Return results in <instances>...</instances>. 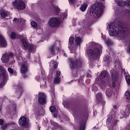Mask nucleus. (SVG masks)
<instances>
[{"instance_id": "nucleus-1", "label": "nucleus", "mask_w": 130, "mask_h": 130, "mask_svg": "<svg viewBox=\"0 0 130 130\" xmlns=\"http://www.w3.org/2000/svg\"><path fill=\"white\" fill-rule=\"evenodd\" d=\"M109 34L110 36H116L119 38H125V42H130V29L125 30L122 22L117 24L112 23L109 26Z\"/></svg>"}, {"instance_id": "nucleus-2", "label": "nucleus", "mask_w": 130, "mask_h": 130, "mask_svg": "<svg viewBox=\"0 0 130 130\" xmlns=\"http://www.w3.org/2000/svg\"><path fill=\"white\" fill-rule=\"evenodd\" d=\"M69 68L73 74H77L78 71L83 67L84 61L81 58L73 59L70 58L69 59Z\"/></svg>"}, {"instance_id": "nucleus-3", "label": "nucleus", "mask_w": 130, "mask_h": 130, "mask_svg": "<svg viewBox=\"0 0 130 130\" xmlns=\"http://www.w3.org/2000/svg\"><path fill=\"white\" fill-rule=\"evenodd\" d=\"M92 49H88L87 53L88 57H92L94 59H97L100 57V51H101V46L98 43H93L91 46Z\"/></svg>"}, {"instance_id": "nucleus-4", "label": "nucleus", "mask_w": 130, "mask_h": 130, "mask_svg": "<svg viewBox=\"0 0 130 130\" xmlns=\"http://www.w3.org/2000/svg\"><path fill=\"white\" fill-rule=\"evenodd\" d=\"M89 14L92 18H99L103 13V5L102 4H94L89 10Z\"/></svg>"}, {"instance_id": "nucleus-5", "label": "nucleus", "mask_w": 130, "mask_h": 130, "mask_svg": "<svg viewBox=\"0 0 130 130\" xmlns=\"http://www.w3.org/2000/svg\"><path fill=\"white\" fill-rule=\"evenodd\" d=\"M8 80H9L8 72L3 69L2 66H0V89L6 85Z\"/></svg>"}, {"instance_id": "nucleus-6", "label": "nucleus", "mask_w": 130, "mask_h": 130, "mask_svg": "<svg viewBox=\"0 0 130 130\" xmlns=\"http://www.w3.org/2000/svg\"><path fill=\"white\" fill-rule=\"evenodd\" d=\"M114 116V115L110 114L106 120V125L109 128H110L111 130L113 129V126L117 124V122H118V120L114 119V118H113Z\"/></svg>"}, {"instance_id": "nucleus-7", "label": "nucleus", "mask_w": 130, "mask_h": 130, "mask_svg": "<svg viewBox=\"0 0 130 130\" xmlns=\"http://www.w3.org/2000/svg\"><path fill=\"white\" fill-rule=\"evenodd\" d=\"M13 6L15 9L19 10V11H23L26 9V4L21 0H15V2H13Z\"/></svg>"}, {"instance_id": "nucleus-8", "label": "nucleus", "mask_w": 130, "mask_h": 130, "mask_svg": "<svg viewBox=\"0 0 130 130\" xmlns=\"http://www.w3.org/2000/svg\"><path fill=\"white\" fill-rule=\"evenodd\" d=\"M111 77L112 82H116L117 84H120L121 82V77H120L119 74L115 71H113L111 74Z\"/></svg>"}, {"instance_id": "nucleus-9", "label": "nucleus", "mask_w": 130, "mask_h": 130, "mask_svg": "<svg viewBox=\"0 0 130 130\" xmlns=\"http://www.w3.org/2000/svg\"><path fill=\"white\" fill-rule=\"evenodd\" d=\"M48 24L50 27H55L60 25V21L57 18L52 17L49 19Z\"/></svg>"}, {"instance_id": "nucleus-10", "label": "nucleus", "mask_w": 130, "mask_h": 130, "mask_svg": "<svg viewBox=\"0 0 130 130\" xmlns=\"http://www.w3.org/2000/svg\"><path fill=\"white\" fill-rule=\"evenodd\" d=\"M38 102L41 105L46 104V96H45V94H44V93H39Z\"/></svg>"}, {"instance_id": "nucleus-11", "label": "nucleus", "mask_w": 130, "mask_h": 130, "mask_svg": "<svg viewBox=\"0 0 130 130\" xmlns=\"http://www.w3.org/2000/svg\"><path fill=\"white\" fill-rule=\"evenodd\" d=\"M16 90V93L19 96L21 97L23 94V85L21 83H18L17 85L14 86Z\"/></svg>"}, {"instance_id": "nucleus-12", "label": "nucleus", "mask_w": 130, "mask_h": 130, "mask_svg": "<svg viewBox=\"0 0 130 130\" xmlns=\"http://www.w3.org/2000/svg\"><path fill=\"white\" fill-rule=\"evenodd\" d=\"M0 46L2 47H7L8 46V42L4 36L0 35Z\"/></svg>"}, {"instance_id": "nucleus-13", "label": "nucleus", "mask_w": 130, "mask_h": 130, "mask_svg": "<svg viewBox=\"0 0 130 130\" xmlns=\"http://www.w3.org/2000/svg\"><path fill=\"white\" fill-rule=\"evenodd\" d=\"M19 124L21 126H26L27 125V119L26 117L22 116L19 119Z\"/></svg>"}, {"instance_id": "nucleus-14", "label": "nucleus", "mask_w": 130, "mask_h": 130, "mask_svg": "<svg viewBox=\"0 0 130 130\" xmlns=\"http://www.w3.org/2000/svg\"><path fill=\"white\" fill-rule=\"evenodd\" d=\"M20 71L22 74H26L28 72V63L25 62L22 63Z\"/></svg>"}, {"instance_id": "nucleus-15", "label": "nucleus", "mask_w": 130, "mask_h": 130, "mask_svg": "<svg viewBox=\"0 0 130 130\" xmlns=\"http://www.w3.org/2000/svg\"><path fill=\"white\" fill-rule=\"evenodd\" d=\"M74 43L75 44V46H81V44H82V39L80 37H76L74 40Z\"/></svg>"}, {"instance_id": "nucleus-16", "label": "nucleus", "mask_w": 130, "mask_h": 130, "mask_svg": "<svg viewBox=\"0 0 130 130\" xmlns=\"http://www.w3.org/2000/svg\"><path fill=\"white\" fill-rule=\"evenodd\" d=\"M96 98L98 102L105 104L106 102L105 101H103V98H102V93L101 92H99L96 94Z\"/></svg>"}, {"instance_id": "nucleus-17", "label": "nucleus", "mask_w": 130, "mask_h": 130, "mask_svg": "<svg viewBox=\"0 0 130 130\" xmlns=\"http://www.w3.org/2000/svg\"><path fill=\"white\" fill-rule=\"evenodd\" d=\"M78 130H86V122L82 121L80 122Z\"/></svg>"}, {"instance_id": "nucleus-18", "label": "nucleus", "mask_w": 130, "mask_h": 130, "mask_svg": "<svg viewBox=\"0 0 130 130\" xmlns=\"http://www.w3.org/2000/svg\"><path fill=\"white\" fill-rule=\"evenodd\" d=\"M1 59L3 62L6 63L8 62V61L10 60V58L9 55H8V54H4L1 58Z\"/></svg>"}, {"instance_id": "nucleus-19", "label": "nucleus", "mask_w": 130, "mask_h": 130, "mask_svg": "<svg viewBox=\"0 0 130 130\" xmlns=\"http://www.w3.org/2000/svg\"><path fill=\"white\" fill-rule=\"evenodd\" d=\"M124 117H128L130 114V104L127 105V107L126 108V112L123 113Z\"/></svg>"}, {"instance_id": "nucleus-20", "label": "nucleus", "mask_w": 130, "mask_h": 130, "mask_svg": "<svg viewBox=\"0 0 130 130\" xmlns=\"http://www.w3.org/2000/svg\"><path fill=\"white\" fill-rule=\"evenodd\" d=\"M104 62H105L106 66L108 67L110 63V57L108 55H107L104 57Z\"/></svg>"}, {"instance_id": "nucleus-21", "label": "nucleus", "mask_w": 130, "mask_h": 130, "mask_svg": "<svg viewBox=\"0 0 130 130\" xmlns=\"http://www.w3.org/2000/svg\"><path fill=\"white\" fill-rule=\"evenodd\" d=\"M50 8L52 10H54V11L55 13H56V14H58V13H59V8H58V6H55L52 4L50 6Z\"/></svg>"}, {"instance_id": "nucleus-22", "label": "nucleus", "mask_w": 130, "mask_h": 130, "mask_svg": "<svg viewBox=\"0 0 130 130\" xmlns=\"http://www.w3.org/2000/svg\"><path fill=\"white\" fill-rule=\"evenodd\" d=\"M106 77H107V71L104 70L100 74V78L101 80H103V79H105Z\"/></svg>"}, {"instance_id": "nucleus-23", "label": "nucleus", "mask_w": 130, "mask_h": 130, "mask_svg": "<svg viewBox=\"0 0 130 130\" xmlns=\"http://www.w3.org/2000/svg\"><path fill=\"white\" fill-rule=\"evenodd\" d=\"M113 94V91L110 88H107L106 91V95L107 97H111Z\"/></svg>"}, {"instance_id": "nucleus-24", "label": "nucleus", "mask_w": 130, "mask_h": 130, "mask_svg": "<svg viewBox=\"0 0 130 130\" xmlns=\"http://www.w3.org/2000/svg\"><path fill=\"white\" fill-rule=\"evenodd\" d=\"M21 41L22 42V44L23 45L24 48H25V49H28V47H29V44H28V42L26 41V39H22L21 40Z\"/></svg>"}, {"instance_id": "nucleus-25", "label": "nucleus", "mask_w": 130, "mask_h": 130, "mask_svg": "<svg viewBox=\"0 0 130 130\" xmlns=\"http://www.w3.org/2000/svg\"><path fill=\"white\" fill-rule=\"evenodd\" d=\"M72 111L74 113H75V114H81V109H79L76 107L73 108Z\"/></svg>"}, {"instance_id": "nucleus-26", "label": "nucleus", "mask_w": 130, "mask_h": 130, "mask_svg": "<svg viewBox=\"0 0 130 130\" xmlns=\"http://www.w3.org/2000/svg\"><path fill=\"white\" fill-rule=\"evenodd\" d=\"M55 45H53L51 47L49 48L50 52H51V54L53 55H55Z\"/></svg>"}, {"instance_id": "nucleus-27", "label": "nucleus", "mask_w": 130, "mask_h": 130, "mask_svg": "<svg viewBox=\"0 0 130 130\" xmlns=\"http://www.w3.org/2000/svg\"><path fill=\"white\" fill-rule=\"evenodd\" d=\"M27 49H28V52H29L30 53H34V45H29Z\"/></svg>"}, {"instance_id": "nucleus-28", "label": "nucleus", "mask_w": 130, "mask_h": 130, "mask_svg": "<svg viewBox=\"0 0 130 130\" xmlns=\"http://www.w3.org/2000/svg\"><path fill=\"white\" fill-rule=\"evenodd\" d=\"M0 15L2 18H6L8 17V13L4 10L0 11Z\"/></svg>"}, {"instance_id": "nucleus-29", "label": "nucleus", "mask_w": 130, "mask_h": 130, "mask_svg": "<svg viewBox=\"0 0 130 130\" xmlns=\"http://www.w3.org/2000/svg\"><path fill=\"white\" fill-rule=\"evenodd\" d=\"M40 108L39 107H36L35 109V113L38 116H40L41 115V113L40 112L41 111Z\"/></svg>"}, {"instance_id": "nucleus-30", "label": "nucleus", "mask_w": 130, "mask_h": 130, "mask_svg": "<svg viewBox=\"0 0 130 130\" xmlns=\"http://www.w3.org/2000/svg\"><path fill=\"white\" fill-rule=\"evenodd\" d=\"M87 8H88V4L85 3L81 6L80 10L82 12H85Z\"/></svg>"}, {"instance_id": "nucleus-31", "label": "nucleus", "mask_w": 130, "mask_h": 130, "mask_svg": "<svg viewBox=\"0 0 130 130\" xmlns=\"http://www.w3.org/2000/svg\"><path fill=\"white\" fill-rule=\"evenodd\" d=\"M9 124L5 123L2 125L1 126V129L6 130L9 127Z\"/></svg>"}, {"instance_id": "nucleus-32", "label": "nucleus", "mask_w": 130, "mask_h": 130, "mask_svg": "<svg viewBox=\"0 0 130 130\" xmlns=\"http://www.w3.org/2000/svg\"><path fill=\"white\" fill-rule=\"evenodd\" d=\"M50 123L54 127H58V124L52 120H50Z\"/></svg>"}, {"instance_id": "nucleus-33", "label": "nucleus", "mask_w": 130, "mask_h": 130, "mask_svg": "<svg viewBox=\"0 0 130 130\" xmlns=\"http://www.w3.org/2000/svg\"><path fill=\"white\" fill-rule=\"evenodd\" d=\"M11 39H16L17 38V34L15 32H12L10 35Z\"/></svg>"}, {"instance_id": "nucleus-34", "label": "nucleus", "mask_w": 130, "mask_h": 130, "mask_svg": "<svg viewBox=\"0 0 130 130\" xmlns=\"http://www.w3.org/2000/svg\"><path fill=\"white\" fill-rule=\"evenodd\" d=\"M60 82V78L59 77H55L53 80V83L54 84H58Z\"/></svg>"}, {"instance_id": "nucleus-35", "label": "nucleus", "mask_w": 130, "mask_h": 130, "mask_svg": "<svg viewBox=\"0 0 130 130\" xmlns=\"http://www.w3.org/2000/svg\"><path fill=\"white\" fill-rule=\"evenodd\" d=\"M4 100L3 99V98H0V111L3 110V104L4 103Z\"/></svg>"}, {"instance_id": "nucleus-36", "label": "nucleus", "mask_w": 130, "mask_h": 130, "mask_svg": "<svg viewBox=\"0 0 130 130\" xmlns=\"http://www.w3.org/2000/svg\"><path fill=\"white\" fill-rule=\"evenodd\" d=\"M117 5L118 7H122L124 5V2L122 1H119L117 2Z\"/></svg>"}, {"instance_id": "nucleus-37", "label": "nucleus", "mask_w": 130, "mask_h": 130, "mask_svg": "<svg viewBox=\"0 0 130 130\" xmlns=\"http://www.w3.org/2000/svg\"><path fill=\"white\" fill-rule=\"evenodd\" d=\"M125 98L128 100L130 99V92L126 91L125 93Z\"/></svg>"}, {"instance_id": "nucleus-38", "label": "nucleus", "mask_w": 130, "mask_h": 130, "mask_svg": "<svg viewBox=\"0 0 130 130\" xmlns=\"http://www.w3.org/2000/svg\"><path fill=\"white\" fill-rule=\"evenodd\" d=\"M106 44H107V45H108V46H109L110 45H112L113 44V43L112 42L111 40L109 39L106 41Z\"/></svg>"}, {"instance_id": "nucleus-39", "label": "nucleus", "mask_w": 130, "mask_h": 130, "mask_svg": "<svg viewBox=\"0 0 130 130\" xmlns=\"http://www.w3.org/2000/svg\"><path fill=\"white\" fill-rule=\"evenodd\" d=\"M74 43V37H71L69 38V44L70 45H73Z\"/></svg>"}, {"instance_id": "nucleus-40", "label": "nucleus", "mask_w": 130, "mask_h": 130, "mask_svg": "<svg viewBox=\"0 0 130 130\" xmlns=\"http://www.w3.org/2000/svg\"><path fill=\"white\" fill-rule=\"evenodd\" d=\"M31 25L32 27H34V28H37V26H38V25L37 24V23H36V22L34 21H32L31 22Z\"/></svg>"}, {"instance_id": "nucleus-41", "label": "nucleus", "mask_w": 130, "mask_h": 130, "mask_svg": "<svg viewBox=\"0 0 130 130\" xmlns=\"http://www.w3.org/2000/svg\"><path fill=\"white\" fill-rule=\"evenodd\" d=\"M124 6L125 7H129L130 6V0H126L124 2Z\"/></svg>"}, {"instance_id": "nucleus-42", "label": "nucleus", "mask_w": 130, "mask_h": 130, "mask_svg": "<svg viewBox=\"0 0 130 130\" xmlns=\"http://www.w3.org/2000/svg\"><path fill=\"white\" fill-rule=\"evenodd\" d=\"M50 110L52 113H54L56 110V108L54 106H52L50 108Z\"/></svg>"}, {"instance_id": "nucleus-43", "label": "nucleus", "mask_w": 130, "mask_h": 130, "mask_svg": "<svg viewBox=\"0 0 130 130\" xmlns=\"http://www.w3.org/2000/svg\"><path fill=\"white\" fill-rule=\"evenodd\" d=\"M125 80H126V81L127 82V84H128V85H130V76H126L125 77Z\"/></svg>"}, {"instance_id": "nucleus-44", "label": "nucleus", "mask_w": 130, "mask_h": 130, "mask_svg": "<svg viewBox=\"0 0 130 130\" xmlns=\"http://www.w3.org/2000/svg\"><path fill=\"white\" fill-rule=\"evenodd\" d=\"M52 64L53 66V68L54 69H57V62H56V61H54L53 60L52 61Z\"/></svg>"}, {"instance_id": "nucleus-45", "label": "nucleus", "mask_w": 130, "mask_h": 130, "mask_svg": "<svg viewBox=\"0 0 130 130\" xmlns=\"http://www.w3.org/2000/svg\"><path fill=\"white\" fill-rule=\"evenodd\" d=\"M69 4L71 5L76 4V0H69Z\"/></svg>"}, {"instance_id": "nucleus-46", "label": "nucleus", "mask_w": 130, "mask_h": 130, "mask_svg": "<svg viewBox=\"0 0 130 130\" xmlns=\"http://www.w3.org/2000/svg\"><path fill=\"white\" fill-rule=\"evenodd\" d=\"M8 71L9 73H10V74H11V75H13L14 70H13V69L9 68L8 69Z\"/></svg>"}, {"instance_id": "nucleus-47", "label": "nucleus", "mask_w": 130, "mask_h": 130, "mask_svg": "<svg viewBox=\"0 0 130 130\" xmlns=\"http://www.w3.org/2000/svg\"><path fill=\"white\" fill-rule=\"evenodd\" d=\"M61 74V72H60V71H56V76L57 77V78H58V77H59V76H60Z\"/></svg>"}, {"instance_id": "nucleus-48", "label": "nucleus", "mask_w": 130, "mask_h": 130, "mask_svg": "<svg viewBox=\"0 0 130 130\" xmlns=\"http://www.w3.org/2000/svg\"><path fill=\"white\" fill-rule=\"evenodd\" d=\"M4 123V120L0 119V125H3Z\"/></svg>"}, {"instance_id": "nucleus-49", "label": "nucleus", "mask_w": 130, "mask_h": 130, "mask_svg": "<svg viewBox=\"0 0 130 130\" xmlns=\"http://www.w3.org/2000/svg\"><path fill=\"white\" fill-rule=\"evenodd\" d=\"M116 83V81H112V87H115Z\"/></svg>"}, {"instance_id": "nucleus-50", "label": "nucleus", "mask_w": 130, "mask_h": 130, "mask_svg": "<svg viewBox=\"0 0 130 130\" xmlns=\"http://www.w3.org/2000/svg\"><path fill=\"white\" fill-rule=\"evenodd\" d=\"M86 77L87 78H91L92 77V75L90 74H87Z\"/></svg>"}, {"instance_id": "nucleus-51", "label": "nucleus", "mask_w": 130, "mask_h": 130, "mask_svg": "<svg viewBox=\"0 0 130 130\" xmlns=\"http://www.w3.org/2000/svg\"><path fill=\"white\" fill-rule=\"evenodd\" d=\"M128 52L130 53V43L128 45V50H127Z\"/></svg>"}, {"instance_id": "nucleus-52", "label": "nucleus", "mask_w": 130, "mask_h": 130, "mask_svg": "<svg viewBox=\"0 0 130 130\" xmlns=\"http://www.w3.org/2000/svg\"><path fill=\"white\" fill-rule=\"evenodd\" d=\"M8 55L9 56V58H10V56L12 57V56H13V55L12 53H10L9 54H8Z\"/></svg>"}, {"instance_id": "nucleus-53", "label": "nucleus", "mask_w": 130, "mask_h": 130, "mask_svg": "<svg viewBox=\"0 0 130 130\" xmlns=\"http://www.w3.org/2000/svg\"><path fill=\"white\" fill-rule=\"evenodd\" d=\"M53 116L55 117V118H57V114L54 113L53 114Z\"/></svg>"}, {"instance_id": "nucleus-54", "label": "nucleus", "mask_w": 130, "mask_h": 130, "mask_svg": "<svg viewBox=\"0 0 130 130\" xmlns=\"http://www.w3.org/2000/svg\"><path fill=\"white\" fill-rule=\"evenodd\" d=\"M30 56H31V54L29 53L27 56V58H30Z\"/></svg>"}, {"instance_id": "nucleus-55", "label": "nucleus", "mask_w": 130, "mask_h": 130, "mask_svg": "<svg viewBox=\"0 0 130 130\" xmlns=\"http://www.w3.org/2000/svg\"><path fill=\"white\" fill-rule=\"evenodd\" d=\"M101 84H102V85H105V81L104 80H102V81L101 82Z\"/></svg>"}, {"instance_id": "nucleus-56", "label": "nucleus", "mask_w": 130, "mask_h": 130, "mask_svg": "<svg viewBox=\"0 0 130 130\" xmlns=\"http://www.w3.org/2000/svg\"><path fill=\"white\" fill-rule=\"evenodd\" d=\"M13 21H14V22H17L18 21V19L17 18H14L13 19Z\"/></svg>"}, {"instance_id": "nucleus-57", "label": "nucleus", "mask_w": 130, "mask_h": 130, "mask_svg": "<svg viewBox=\"0 0 130 130\" xmlns=\"http://www.w3.org/2000/svg\"><path fill=\"white\" fill-rule=\"evenodd\" d=\"M56 50L57 51H59V47H56Z\"/></svg>"}, {"instance_id": "nucleus-58", "label": "nucleus", "mask_w": 130, "mask_h": 130, "mask_svg": "<svg viewBox=\"0 0 130 130\" xmlns=\"http://www.w3.org/2000/svg\"><path fill=\"white\" fill-rule=\"evenodd\" d=\"M114 109H116L117 108V105H114Z\"/></svg>"}, {"instance_id": "nucleus-59", "label": "nucleus", "mask_w": 130, "mask_h": 130, "mask_svg": "<svg viewBox=\"0 0 130 130\" xmlns=\"http://www.w3.org/2000/svg\"><path fill=\"white\" fill-rule=\"evenodd\" d=\"M95 81H99V77H97L96 78Z\"/></svg>"}, {"instance_id": "nucleus-60", "label": "nucleus", "mask_w": 130, "mask_h": 130, "mask_svg": "<svg viewBox=\"0 0 130 130\" xmlns=\"http://www.w3.org/2000/svg\"><path fill=\"white\" fill-rule=\"evenodd\" d=\"M64 56H65V57H68V55L67 54V53H64Z\"/></svg>"}, {"instance_id": "nucleus-61", "label": "nucleus", "mask_w": 130, "mask_h": 130, "mask_svg": "<svg viewBox=\"0 0 130 130\" xmlns=\"http://www.w3.org/2000/svg\"><path fill=\"white\" fill-rule=\"evenodd\" d=\"M78 76L79 75L77 74H75V75H74V77L77 78V77H78Z\"/></svg>"}, {"instance_id": "nucleus-62", "label": "nucleus", "mask_w": 130, "mask_h": 130, "mask_svg": "<svg viewBox=\"0 0 130 130\" xmlns=\"http://www.w3.org/2000/svg\"><path fill=\"white\" fill-rule=\"evenodd\" d=\"M14 111H17V107H14Z\"/></svg>"}, {"instance_id": "nucleus-63", "label": "nucleus", "mask_w": 130, "mask_h": 130, "mask_svg": "<svg viewBox=\"0 0 130 130\" xmlns=\"http://www.w3.org/2000/svg\"><path fill=\"white\" fill-rule=\"evenodd\" d=\"M90 81H91V80H90V79H87V80H86V82H90Z\"/></svg>"}, {"instance_id": "nucleus-64", "label": "nucleus", "mask_w": 130, "mask_h": 130, "mask_svg": "<svg viewBox=\"0 0 130 130\" xmlns=\"http://www.w3.org/2000/svg\"><path fill=\"white\" fill-rule=\"evenodd\" d=\"M18 22H21V19H20V18L18 19Z\"/></svg>"}]
</instances>
